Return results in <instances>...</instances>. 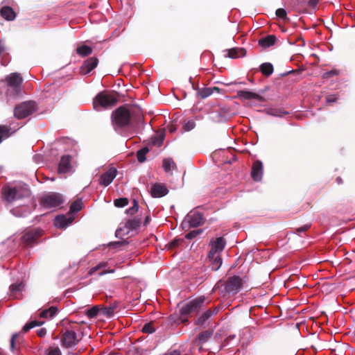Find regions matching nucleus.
I'll return each instance as SVG.
<instances>
[{"instance_id":"obj_50","label":"nucleus","mask_w":355,"mask_h":355,"mask_svg":"<svg viewBox=\"0 0 355 355\" xmlns=\"http://www.w3.org/2000/svg\"><path fill=\"white\" fill-rule=\"evenodd\" d=\"M220 252L218 251L217 250L214 249L213 247L211 248V250L208 254V259L209 260L214 258V257H218L220 255Z\"/></svg>"},{"instance_id":"obj_42","label":"nucleus","mask_w":355,"mask_h":355,"mask_svg":"<svg viewBox=\"0 0 355 355\" xmlns=\"http://www.w3.org/2000/svg\"><path fill=\"white\" fill-rule=\"evenodd\" d=\"M340 74V71L336 69H333L329 71H326L324 72L322 76V78H324V79H329V78H331L334 76H338V75Z\"/></svg>"},{"instance_id":"obj_16","label":"nucleus","mask_w":355,"mask_h":355,"mask_svg":"<svg viewBox=\"0 0 355 355\" xmlns=\"http://www.w3.org/2000/svg\"><path fill=\"white\" fill-rule=\"evenodd\" d=\"M74 220L72 216L60 215L55 217L54 225L57 227L64 228L71 224Z\"/></svg>"},{"instance_id":"obj_10","label":"nucleus","mask_w":355,"mask_h":355,"mask_svg":"<svg viewBox=\"0 0 355 355\" xmlns=\"http://www.w3.org/2000/svg\"><path fill=\"white\" fill-rule=\"evenodd\" d=\"M6 81L8 87L13 89L16 94L19 92L20 86L23 79L19 73H12L6 78Z\"/></svg>"},{"instance_id":"obj_1","label":"nucleus","mask_w":355,"mask_h":355,"mask_svg":"<svg viewBox=\"0 0 355 355\" xmlns=\"http://www.w3.org/2000/svg\"><path fill=\"white\" fill-rule=\"evenodd\" d=\"M144 119L141 110L128 105L119 107L111 114V123L115 131L119 132L132 127V122L139 123Z\"/></svg>"},{"instance_id":"obj_61","label":"nucleus","mask_w":355,"mask_h":355,"mask_svg":"<svg viewBox=\"0 0 355 355\" xmlns=\"http://www.w3.org/2000/svg\"><path fill=\"white\" fill-rule=\"evenodd\" d=\"M109 306L113 308V313H114V310L118 307V303L115 302L112 304H110Z\"/></svg>"},{"instance_id":"obj_14","label":"nucleus","mask_w":355,"mask_h":355,"mask_svg":"<svg viewBox=\"0 0 355 355\" xmlns=\"http://www.w3.org/2000/svg\"><path fill=\"white\" fill-rule=\"evenodd\" d=\"M168 191L162 184L155 183L151 187L150 193L153 198H161L166 196Z\"/></svg>"},{"instance_id":"obj_32","label":"nucleus","mask_w":355,"mask_h":355,"mask_svg":"<svg viewBox=\"0 0 355 355\" xmlns=\"http://www.w3.org/2000/svg\"><path fill=\"white\" fill-rule=\"evenodd\" d=\"M209 261L211 262V269L214 271L218 270L220 268L223 263L220 255L214 257V258L209 259Z\"/></svg>"},{"instance_id":"obj_46","label":"nucleus","mask_w":355,"mask_h":355,"mask_svg":"<svg viewBox=\"0 0 355 355\" xmlns=\"http://www.w3.org/2000/svg\"><path fill=\"white\" fill-rule=\"evenodd\" d=\"M196 127V123L193 120H189L184 123L183 125V129L184 131H191Z\"/></svg>"},{"instance_id":"obj_44","label":"nucleus","mask_w":355,"mask_h":355,"mask_svg":"<svg viewBox=\"0 0 355 355\" xmlns=\"http://www.w3.org/2000/svg\"><path fill=\"white\" fill-rule=\"evenodd\" d=\"M132 206L126 210V213L128 214L134 215L138 211L139 205L137 201L134 199L132 201Z\"/></svg>"},{"instance_id":"obj_34","label":"nucleus","mask_w":355,"mask_h":355,"mask_svg":"<svg viewBox=\"0 0 355 355\" xmlns=\"http://www.w3.org/2000/svg\"><path fill=\"white\" fill-rule=\"evenodd\" d=\"M82 205L83 202L81 199H77L75 201H73L70 206L69 214L78 212L80 210H81Z\"/></svg>"},{"instance_id":"obj_12","label":"nucleus","mask_w":355,"mask_h":355,"mask_svg":"<svg viewBox=\"0 0 355 355\" xmlns=\"http://www.w3.org/2000/svg\"><path fill=\"white\" fill-rule=\"evenodd\" d=\"M263 173V167L262 162L259 160L254 162L251 170L252 178L254 181L259 182L262 179Z\"/></svg>"},{"instance_id":"obj_38","label":"nucleus","mask_w":355,"mask_h":355,"mask_svg":"<svg viewBox=\"0 0 355 355\" xmlns=\"http://www.w3.org/2000/svg\"><path fill=\"white\" fill-rule=\"evenodd\" d=\"M86 314L89 318H95L98 314H100V306H94L87 310Z\"/></svg>"},{"instance_id":"obj_37","label":"nucleus","mask_w":355,"mask_h":355,"mask_svg":"<svg viewBox=\"0 0 355 355\" xmlns=\"http://www.w3.org/2000/svg\"><path fill=\"white\" fill-rule=\"evenodd\" d=\"M211 94L212 89L210 87L199 89L198 91V95L200 96L201 98H205Z\"/></svg>"},{"instance_id":"obj_13","label":"nucleus","mask_w":355,"mask_h":355,"mask_svg":"<svg viewBox=\"0 0 355 355\" xmlns=\"http://www.w3.org/2000/svg\"><path fill=\"white\" fill-rule=\"evenodd\" d=\"M116 172L117 171L115 168H111L102 174L100 179V184L107 187L116 177Z\"/></svg>"},{"instance_id":"obj_64","label":"nucleus","mask_w":355,"mask_h":355,"mask_svg":"<svg viewBox=\"0 0 355 355\" xmlns=\"http://www.w3.org/2000/svg\"><path fill=\"white\" fill-rule=\"evenodd\" d=\"M123 230L122 228H119L118 230H116V236H118V235L119 234L120 232H121Z\"/></svg>"},{"instance_id":"obj_4","label":"nucleus","mask_w":355,"mask_h":355,"mask_svg":"<svg viewBox=\"0 0 355 355\" xmlns=\"http://www.w3.org/2000/svg\"><path fill=\"white\" fill-rule=\"evenodd\" d=\"M243 279L239 276L234 275L228 277L223 284V297H225L238 293L243 287Z\"/></svg>"},{"instance_id":"obj_36","label":"nucleus","mask_w":355,"mask_h":355,"mask_svg":"<svg viewBox=\"0 0 355 355\" xmlns=\"http://www.w3.org/2000/svg\"><path fill=\"white\" fill-rule=\"evenodd\" d=\"M212 336V331L207 330L200 333L198 336V339L201 343H204L208 340Z\"/></svg>"},{"instance_id":"obj_23","label":"nucleus","mask_w":355,"mask_h":355,"mask_svg":"<svg viewBox=\"0 0 355 355\" xmlns=\"http://www.w3.org/2000/svg\"><path fill=\"white\" fill-rule=\"evenodd\" d=\"M141 223V218L135 217L133 218L128 220L125 223L124 227L128 229V230H135L138 227H139Z\"/></svg>"},{"instance_id":"obj_6","label":"nucleus","mask_w":355,"mask_h":355,"mask_svg":"<svg viewBox=\"0 0 355 355\" xmlns=\"http://www.w3.org/2000/svg\"><path fill=\"white\" fill-rule=\"evenodd\" d=\"M29 191L22 187H5L3 188L2 194L4 199L8 202H12L15 200L21 199L24 196L28 195Z\"/></svg>"},{"instance_id":"obj_51","label":"nucleus","mask_w":355,"mask_h":355,"mask_svg":"<svg viewBox=\"0 0 355 355\" xmlns=\"http://www.w3.org/2000/svg\"><path fill=\"white\" fill-rule=\"evenodd\" d=\"M47 355H61V352L58 347H50Z\"/></svg>"},{"instance_id":"obj_40","label":"nucleus","mask_w":355,"mask_h":355,"mask_svg":"<svg viewBox=\"0 0 355 355\" xmlns=\"http://www.w3.org/2000/svg\"><path fill=\"white\" fill-rule=\"evenodd\" d=\"M142 331L146 334H152L155 331V328L154 327V322H150L144 324L142 327Z\"/></svg>"},{"instance_id":"obj_33","label":"nucleus","mask_w":355,"mask_h":355,"mask_svg":"<svg viewBox=\"0 0 355 355\" xmlns=\"http://www.w3.org/2000/svg\"><path fill=\"white\" fill-rule=\"evenodd\" d=\"M44 324V322H38L37 320H33L28 323H26L22 328V332L26 333L28 332L31 329L37 327V326H41Z\"/></svg>"},{"instance_id":"obj_29","label":"nucleus","mask_w":355,"mask_h":355,"mask_svg":"<svg viewBox=\"0 0 355 355\" xmlns=\"http://www.w3.org/2000/svg\"><path fill=\"white\" fill-rule=\"evenodd\" d=\"M163 168L165 172L168 173L171 171V169H173L174 168H176V164L175 162L171 158H166L163 159Z\"/></svg>"},{"instance_id":"obj_48","label":"nucleus","mask_w":355,"mask_h":355,"mask_svg":"<svg viewBox=\"0 0 355 355\" xmlns=\"http://www.w3.org/2000/svg\"><path fill=\"white\" fill-rule=\"evenodd\" d=\"M202 232V231L201 230L191 231L185 235V239H192L196 237L198 234H201Z\"/></svg>"},{"instance_id":"obj_20","label":"nucleus","mask_w":355,"mask_h":355,"mask_svg":"<svg viewBox=\"0 0 355 355\" xmlns=\"http://www.w3.org/2000/svg\"><path fill=\"white\" fill-rule=\"evenodd\" d=\"M1 16L8 21L14 20L16 17V13L10 6H3L0 10Z\"/></svg>"},{"instance_id":"obj_9","label":"nucleus","mask_w":355,"mask_h":355,"mask_svg":"<svg viewBox=\"0 0 355 355\" xmlns=\"http://www.w3.org/2000/svg\"><path fill=\"white\" fill-rule=\"evenodd\" d=\"M42 235V231L40 229L26 230L21 238V242L25 246L31 247L37 242Z\"/></svg>"},{"instance_id":"obj_55","label":"nucleus","mask_w":355,"mask_h":355,"mask_svg":"<svg viewBox=\"0 0 355 355\" xmlns=\"http://www.w3.org/2000/svg\"><path fill=\"white\" fill-rule=\"evenodd\" d=\"M337 101V97L336 95H334V94H331V95H328L326 97V101L328 103H334Z\"/></svg>"},{"instance_id":"obj_49","label":"nucleus","mask_w":355,"mask_h":355,"mask_svg":"<svg viewBox=\"0 0 355 355\" xmlns=\"http://www.w3.org/2000/svg\"><path fill=\"white\" fill-rule=\"evenodd\" d=\"M220 252L218 251L217 250L214 249L213 247L211 248V250L208 254V259L209 260L214 258V257H218L220 255Z\"/></svg>"},{"instance_id":"obj_28","label":"nucleus","mask_w":355,"mask_h":355,"mask_svg":"<svg viewBox=\"0 0 355 355\" xmlns=\"http://www.w3.org/2000/svg\"><path fill=\"white\" fill-rule=\"evenodd\" d=\"M58 309L55 306H51L50 308L42 311L40 313V318H53L57 313Z\"/></svg>"},{"instance_id":"obj_41","label":"nucleus","mask_w":355,"mask_h":355,"mask_svg":"<svg viewBox=\"0 0 355 355\" xmlns=\"http://www.w3.org/2000/svg\"><path fill=\"white\" fill-rule=\"evenodd\" d=\"M268 112L270 115H272L275 116H285L288 114V112L286 111L282 110L281 109H277V108L270 109Z\"/></svg>"},{"instance_id":"obj_39","label":"nucleus","mask_w":355,"mask_h":355,"mask_svg":"<svg viewBox=\"0 0 355 355\" xmlns=\"http://www.w3.org/2000/svg\"><path fill=\"white\" fill-rule=\"evenodd\" d=\"M129 200L127 198H119L114 200V205L116 207H123L128 205Z\"/></svg>"},{"instance_id":"obj_58","label":"nucleus","mask_w":355,"mask_h":355,"mask_svg":"<svg viewBox=\"0 0 355 355\" xmlns=\"http://www.w3.org/2000/svg\"><path fill=\"white\" fill-rule=\"evenodd\" d=\"M318 1L319 0H309L308 5L311 8H315L317 6Z\"/></svg>"},{"instance_id":"obj_31","label":"nucleus","mask_w":355,"mask_h":355,"mask_svg":"<svg viewBox=\"0 0 355 355\" xmlns=\"http://www.w3.org/2000/svg\"><path fill=\"white\" fill-rule=\"evenodd\" d=\"M150 151L148 147L146 146L137 152V157L140 163H143L146 160V155Z\"/></svg>"},{"instance_id":"obj_22","label":"nucleus","mask_w":355,"mask_h":355,"mask_svg":"<svg viewBox=\"0 0 355 355\" xmlns=\"http://www.w3.org/2000/svg\"><path fill=\"white\" fill-rule=\"evenodd\" d=\"M226 245V241L223 237H218L215 240L211 239L210 241V245L213 247L214 249L217 250L219 252H222L225 248Z\"/></svg>"},{"instance_id":"obj_7","label":"nucleus","mask_w":355,"mask_h":355,"mask_svg":"<svg viewBox=\"0 0 355 355\" xmlns=\"http://www.w3.org/2000/svg\"><path fill=\"white\" fill-rule=\"evenodd\" d=\"M118 98L113 94L100 92L94 100V105H99L103 108L111 107L116 104Z\"/></svg>"},{"instance_id":"obj_54","label":"nucleus","mask_w":355,"mask_h":355,"mask_svg":"<svg viewBox=\"0 0 355 355\" xmlns=\"http://www.w3.org/2000/svg\"><path fill=\"white\" fill-rule=\"evenodd\" d=\"M310 227H311V225H309V224L304 225L303 226L297 228L295 230V232L297 234L304 232L307 231L310 228Z\"/></svg>"},{"instance_id":"obj_63","label":"nucleus","mask_w":355,"mask_h":355,"mask_svg":"<svg viewBox=\"0 0 355 355\" xmlns=\"http://www.w3.org/2000/svg\"><path fill=\"white\" fill-rule=\"evenodd\" d=\"M150 220V216H147L146 218H145V220H144V225H146L148 221Z\"/></svg>"},{"instance_id":"obj_19","label":"nucleus","mask_w":355,"mask_h":355,"mask_svg":"<svg viewBox=\"0 0 355 355\" xmlns=\"http://www.w3.org/2000/svg\"><path fill=\"white\" fill-rule=\"evenodd\" d=\"M203 215L200 212H194L188 216L190 227H196L203 223Z\"/></svg>"},{"instance_id":"obj_27","label":"nucleus","mask_w":355,"mask_h":355,"mask_svg":"<svg viewBox=\"0 0 355 355\" xmlns=\"http://www.w3.org/2000/svg\"><path fill=\"white\" fill-rule=\"evenodd\" d=\"M92 49L87 45H82L76 49V53L82 57H86L92 53Z\"/></svg>"},{"instance_id":"obj_15","label":"nucleus","mask_w":355,"mask_h":355,"mask_svg":"<svg viewBox=\"0 0 355 355\" xmlns=\"http://www.w3.org/2000/svg\"><path fill=\"white\" fill-rule=\"evenodd\" d=\"M219 311V308L216 306L213 309H209L204 312L200 317L197 318L195 324L196 325H202L204 324L207 320H209L212 315L218 313Z\"/></svg>"},{"instance_id":"obj_21","label":"nucleus","mask_w":355,"mask_h":355,"mask_svg":"<svg viewBox=\"0 0 355 355\" xmlns=\"http://www.w3.org/2000/svg\"><path fill=\"white\" fill-rule=\"evenodd\" d=\"M276 37L274 35H269L266 37H262L259 40V44L264 48H268L273 46L276 42Z\"/></svg>"},{"instance_id":"obj_24","label":"nucleus","mask_w":355,"mask_h":355,"mask_svg":"<svg viewBox=\"0 0 355 355\" xmlns=\"http://www.w3.org/2000/svg\"><path fill=\"white\" fill-rule=\"evenodd\" d=\"M246 54V51L243 48H232L228 50L227 56L234 59L239 57H243Z\"/></svg>"},{"instance_id":"obj_8","label":"nucleus","mask_w":355,"mask_h":355,"mask_svg":"<svg viewBox=\"0 0 355 355\" xmlns=\"http://www.w3.org/2000/svg\"><path fill=\"white\" fill-rule=\"evenodd\" d=\"M40 205L46 208H53L60 205L63 202L60 193L51 192L40 198Z\"/></svg>"},{"instance_id":"obj_30","label":"nucleus","mask_w":355,"mask_h":355,"mask_svg":"<svg viewBox=\"0 0 355 355\" xmlns=\"http://www.w3.org/2000/svg\"><path fill=\"white\" fill-rule=\"evenodd\" d=\"M10 128L7 125H0V143L3 139H7L10 136Z\"/></svg>"},{"instance_id":"obj_26","label":"nucleus","mask_w":355,"mask_h":355,"mask_svg":"<svg viewBox=\"0 0 355 355\" xmlns=\"http://www.w3.org/2000/svg\"><path fill=\"white\" fill-rule=\"evenodd\" d=\"M260 71L264 76H269L273 73V66L270 62L263 63L260 65Z\"/></svg>"},{"instance_id":"obj_11","label":"nucleus","mask_w":355,"mask_h":355,"mask_svg":"<svg viewBox=\"0 0 355 355\" xmlns=\"http://www.w3.org/2000/svg\"><path fill=\"white\" fill-rule=\"evenodd\" d=\"M98 64V59L96 57H92L85 60L80 68V73L86 75L95 69Z\"/></svg>"},{"instance_id":"obj_56","label":"nucleus","mask_w":355,"mask_h":355,"mask_svg":"<svg viewBox=\"0 0 355 355\" xmlns=\"http://www.w3.org/2000/svg\"><path fill=\"white\" fill-rule=\"evenodd\" d=\"M182 353L179 349L168 350L163 355H181Z\"/></svg>"},{"instance_id":"obj_57","label":"nucleus","mask_w":355,"mask_h":355,"mask_svg":"<svg viewBox=\"0 0 355 355\" xmlns=\"http://www.w3.org/2000/svg\"><path fill=\"white\" fill-rule=\"evenodd\" d=\"M46 334V329L45 328H41V329L37 330V335L40 338L44 337Z\"/></svg>"},{"instance_id":"obj_45","label":"nucleus","mask_w":355,"mask_h":355,"mask_svg":"<svg viewBox=\"0 0 355 355\" xmlns=\"http://www.w3.org/2000/svg\"><path fill=\"white\" fill-rule=\"evenodd\" d=\"M107 262H101L98 264H97L96 266L90 268V270L89 271V274L92 275L94 272H96V271H98V270L105 268L107 266Z\"/></svg>"},{"instance_id":"obj_35","label":"nucleus","mask_w":355,"mask_h":355,"mask_svg":"<svg viewBox=\"0 0 355 355\" xmlns=\"http://www.w3.org/2000/svg\"><path fill=\"white\" fill-rule=\"evenodd\" d=\"M100 314L108 318H112L114 315L113 308L100 306Z\"/></svg>"},{"instance_id":"obj_52","label":"nucleus","mask_w":355,"mask_h":355,"mask_svg":"<svg viewBox=\"0 0 355 355\" xmlns=\"http://www.w3.org/2000/svg\"><path fill=\"white\" fill-rule=\"evenodd\" d=\"M276 15L279 17V18H282V19H285L286 18V11L285 9L284 8H278L277 10H276Z\"/></svg>"},{"instance_id":"obj_18","label":"nucleus","mask_w":355,"mask_h":355,"mask_svg":"<svg viewBox=\"0 0 355 355\" xmlns=\"http://www.w3.org/2000/svg\"><path fill=\"white\" fill-rule=\"evenodd\" d=\"M237 95L240 98L245 100L254 99L259 102L264 100L263 97L261 95L250 91L240 90L237 92Z\"/></svg>"},{"instance_id":"obj_17","label":"nucleus","mask_w":355,"mask_h":355,"mask_svg":"<svg viewBox=\"0 0 355 355\" xmlns=\"http://www.w3.org/2000/svg\"><path fill=\"white\" fill-rule=\"evenodd\" d=\"M71 159L70 155H64L61 157L60 162L58 165V173H66L71 169Z\"/></svg>"},{"instance_id":"obj_2","label":"nucleus","mask_w":355,"mask_h":355,"mask_svg":"<svg viewBox=\"0 0 355 355\" xmlns=\"http://www.w3.org/2000/svg\"><path fill=\"white\" fill-rule=\"evenodd\" d=\"M69 326H65L61 331L60 342L64 348H71L77 345L80 341L78 338L76 331L79 330L77 324L71 322L69 323Z\"/></svg>"},{"instance_id":"obj_62","label":"nucleus","mask_w":355,"mask_h":355,"mask_svg":"<svg viewBox=\"0 0 355 355\" xmlns=\"http://www.w3.org/2000/svg\"><path fill=\"white\" fill-rule=\"evenodd\" d=\"M336 182L338 184H342L343 183V179L340 177L336 178Z\"/></svg>"},{"instance_id":"obj_60","label":"nucleus","mask_w":355,"mask_h":355,"mask_svg":"<svg viewBox=\"0 0 355 355\" xmlns=\"http://www.w3.org/2000/svg\"><path fill=\"white\" fill-rule=\"evenodd\" d=\"M114 272V270H103L102 272H101L99 273V275L101 276V275H105V274H107V273H112V272Z\"/></svg>"},{"instance_id":"obj_59","label":"nucleus","mask_w":355,"mask_h":355,"mask_svg":"<svg viewBox=\"0 0 355 355\" xmlns=\"http://www.w3.org/2000/svg\"><path fill=\"white\" fill-rule=\"evenodd\" d=\"M168 130L171 133H173L176 130V127L175 125H170L168 126Z\"/></svg>"},{"instance_id":"obj_43","label":"nucleus","mask_w":355,"mask_h":355,"mask_svg":"<svg viewBox=\"0 0 355 355\" xmlns=\"http://www.w3.org/2000/svg\"><path fill=\"white\" fill-rule=\"evenodd\" d=\"M128 241L126 240H123L120 241H114V242H110L108 244V246L112 248H121L123 246H126L128 245Z\"/></svg>"},{"instance_id":"obj_47","label":"nucleus","mask_w":355,"mask_h":355,"mask_svg":"<svg viewBox=\"0 0 355 355\" xmlns=\"http://www.w3.org/2000/svg\"><path fill=\"white\" fill-rule=\"evenodd\" d=\"M184 242L183 239H175L171 242L168 243L169 248H174L180 245H181Z\"/></svg>"},{"instance_id":"obj_25","label":"nucleus","mask_w":355,"mask_h":355,"mask_svg":"<svg viewBox=\"0 0 355 355\" xmlns=\"http://www.w3.org/2000/svg\"><path fill=\"white\" fill-rule=\"evenodd\" d=\"M24 284L23 282H17L10 286V296L16 298L17 294L23 289Z\"/></svg>"},{"instance_id":"obj_3","label":"nucleus","mask_w":355,"mask_h":355,"mask_svg":"<svg viewBox=\"0 0 355 355\" xmlns=\"http://www.w3.org/2000/svg\"><path fill=\"white\" fill-rule=\"evenodd\" d=\"M204 301L205 298L203 297H200L183 305L180 309V320L182 322H187L189 316L198 312Z\"/></svg>"},{"instance_id":"obj_53","label":"nucleus","mask_w":355,"mask_h":355,"mask_svg":"<svg viewBox=\"0 0 355 355\" xmlns=\"http://www.w3.org/2000/svg\"><path fill=\"white\" fill-rule=\"evenodd\" d=\"M19 334L15 333L12 334L11 339H10V349L12 351H14L16 349L15 346V340L18 338Z\"/></svg>"},{"instance_id":"obj_5","label":"nucleus","mask_w":355,"mask_h":355,"mask_svg":"<svg viewBox=\"0 0 355 355\" xmlns=\"http://www.w3.org/2000/svg\"><path fill=\"white\" fill-rule=\"evenodd\" d=\"M37 110L34 101H25L17 105L14 109V116L17 119H22L31 115Z\"/></svg>"}]
</instances>
